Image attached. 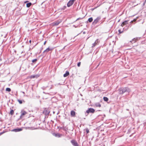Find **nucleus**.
<instances>
[{
    "instance_id": "1",
    "label": "nucleus",
    "mask_w": 146,
    "mask_h": 146,
    "mask_svg": "<svg viewBox=\"0 0 146 146\" xmlns=\"http://www.w3.org/2000/svg\"><path fill=\"white\" fill-rule=\"evenodd\" d=\"M130 92V90L127 88H124L119 90V93L120 94H122L125 92L129 93Z\"/></svg>"
},
{
    "instance_id": "2",
    "label": "nucleus",
    "mask_w": 146,
    "mask_h": 146,
    "mask_svg": "<svg viewBox=\"0 0 146 146\" xmlns=\"http://www.w3.org/2000/svg\"><path fill=\"white\" fill-rule=\"evenodd\" d=\"M21 113V115L20 116L21 118H22L24 115L27 113V112L24 110H22Z\"/></svg>"
},
{
    "instance_id": "3",
    "label": "nucleus",
    "mask_w": 146,
    "mask_h": 146,
    "mask_svg": "<svg viewBox=\"0 0 146 146\" xmlns=\"http://www.w3.org/2000/svg\"><path fill=\"white\" fill-rule=\"evenodd\" d=\"M75 0H70L67 3V6L68 7H70L74 3Z\"/></svg>"
},
{
    "instance_id": "4",
    "label": "nucleus",
    "mask_w": 146,
    "mask_h": 146,
    "mask_svg": "<svg viewBox=\"0 0 146 146\" xmlns=\"http://www.w3.org/2000/svg\"><path fill=\"white\" fill-rule=\"evenodd\" d=\"M101 17H98L96 19H95L93 22V24L95 25L100 20Z\"/></svg>"
},
{
    "instance_id": "5",
    "label": "nucleus",
    "mask_w": 146,
    "mask_h": 146,
    "mask_svg": "<svg viewBox=\"0 0 146 146\" xmlns=\"http://www.w3.org/2000/svg\"><path fill=\"white\" fill-rule=\"evenodd\" d=\"M94 111L95 110L94 109L92 108H90L86 111V112L88 113H94Z\"/></svg>"
},
{
    "instance_id": "6",
    "label": "nucleus",
    "mask_w": 146,
    "mask_h": 146,
    "mask_svg": "<svg viewBox=\"0 0 146 146\" xmlns=\"http://www.w3.org/2000/svg\"><path fill=\"white\" fill-rule=\"evenodd\" d=\"M72 144L74 146H78L77 142L75 141L72 140L71 141Z\"/></svg>"
},
{
    "instance_id": "7",
    "label": "nucleus",
    "mask_w": 146,
    "mask_h": 146,
    "mask_svg": "<svg viewBox=\"0 0 146 146\" xmlns=\"http://www.w3.org/2000/svg\"><path fill=\"white\" fill-rule=\"evenodd\" d=\"M61 22V20H59L56 21L54 22L53 23V25H57Z\"/></svg>"
},
{
    "instance_id": "8",
    "label": "nucleus",
    "mask_w": 146,
    "mask_h": 146,
    "mask_svg": "<svg viewBox=\"0 0 146 146\" xmlns=\"http://www.w3.org/2000/svg\"><path fill=\"white\" fill-rule=\"evenodd\" d=\"M22 129L21 128H18V129H14L12 130V131H15V132H18L20 131H22Z\"/></svg>"
},
{
    "instance_id": "9",
    "label": "nucleus",
    "mask_w": 146,
    "mask_h": 146,
    "mask_svg": "<svg viewBox=\"0 0 146 146\" xmlns=\"http://www.w3.org/2000/svg\"><path fill=\"white\" fill-rule=\"evenodd\" d=\"M139 39L140 38L138 37L134 38L132 40V41H131V42H135L139 40Z\"/></svg>"
},
{
    "instance_id": "10",
    "label": "nucleus",
    "mask_w": 146,
    "mask_h": 146,
    "mask_svg": "<svg viewBox=\"0 0 146 146\" xmlns=\"http://www.w3.org/2000/svg\"><path fill=\"white\" fill-rule=\"evenodd\" d=\"M128 21H125L122 23L121 24V26L122 27H123L125 25H126Z\"/></svg>"
},
{
    "instance_id": "11",
    "label": "nucleus",
    "mask_w": 146,
    "mask_h": 146,
    "mask_svg": "<svg viewBox=\"0 0 146 146\" xmlns=\"http://www.w3.org/2000/svg\"><path fill=\"white\" fill-rule=\"evenodd\" d=\"M39 76L38 75H34L31 76L30 77V78H37Z\"/></svg>"
},
{
    "instance_id": "12",
    "label": "nucleus",
    "mask_w": 146,
    "mask_h": 146,
    "mask_svg": "<svg viewBox=\"0 0 146 146\" xmlns=\"http://www.w3.org/2000/svg\"><path fill=\"white\" fill-rule=\"evenodd\" d=\"M98 42V40H97L95 41V42L94 43L92 44V47H94L97 44Z\"/></svg>"
},
{
    "instance_id": "13",
    "label": "nucleus",
    "mask_w": 146,
    "mask_h": 146,
    "mask_svg": "<svg viewBox=\"0 0 146 146\" xmlns=\"http://www.w3.org/2000/svg\"><path fill=\"white\" fill-rule=\"evenodd\" d=\"M75 112L74 111H72L71 112V115L72 117H74L75 115Z\"/></svg>"
},
{
    "instance_id": "14",
    "label": "nucleus",
    "mask_w": 146,
    "mask_h": 146,
    "mask_svg": "<svg viewBox=\"0 0 146 146\" xmlns=\"http://www.w3.org/2000/svg\"><path fill=\"white\" fill-rule=\"evenodd\" d=\"M69 75V72L68 71H66L65 74L64 75V77H66Z\"/></svg>"
},
{
    "instance_id": "15",
    "label": "nucleus",
    "mask_w": 146,
    "mask_h": 146,
    "mask_svg": "<svg viewBox=\"0 0 146 146\" xmlns=\"http://www.w3.org/2000/svg\"><path fill=\"white\" fill-rule=\"evenodd\" d=\"M32 5V3H29L27 4V7H29Z\"/></svg>"
},
{
    "instance_id": "16",
    "label": "nucleus",
    "mask_w": 146,
    "mask_h": 146,
    "mask_svg": "<svg viewBox=\"0 0 146 146\" xmlns=\"http://www.w3.org/2000/svg\"><path fill=\"white\" fill-rule=\"evenodd\" d=\"M104 101L106 102H107L108 100V99L106 97H104Z\"/></svg>"
},
{
    "instance_id": "17",
    "label": "nucleus",
    "mask_w": 146,
    "mask_h": 146,
    "mask_svg": "<svg viewBox=\"0 0 146 146\" xmlns=\"http://www.w3.org/2000/svg\"><path fill=\"white\" fill-rule=\"evenodd\" d=\"M92 21L93 18L92 17H90L88 19V21L90 23Z\"/></svg>"
},
{
    "instance_id": "18",
    "label": "nucleus",
    "mask_w": 146,
    "mask_h": 146,
    "mask_svg": "<svg viewBox=\"0 0 146 146\" xmlns=\"http://www.w3.org/2000/svg\"><path fill=\"white\" fill-rule=\"evenodd\" d=\"M95 105L96 107H100L101 106L100 104L99 103H96L95 104Z\"/></svg>"
},
{
    "instance_id": "19",
    "label": "nucleus",
    "mask_w": 146,
    "mask_h": 146,
    "mask_svg": "<svg viewBox=\"0 0 146 146\" xmlns=\"http://www.w3.org/2000/svg\"><path fill=\"white\" fill-rule=\"evenodd\" d=\"M61 135L59 133H57L55 134V136L57 137H60Z\"/></svg>"
},
{
    "instance_id": "20",
    "label": "nucleus",
    "mask_w": 146,
    "mask_h": 146,
    "mask_svg": "<svg viewBox=\"0 0 146 146\" xmlns=\"http://www.w3.org/2000/svg\"><path fill=\"white\" fill-rule=\"evenodd\" d=\"M14 111L13 110H11V111L10 112V113L11 115H13L14 114Z\"/></svg>"
},
{
    "instance_id": "21",
    "label": "nucleus",
    "mask_w": 146,
    "mask_h": 146,
    "mask_svg": "<svg viewBox=\"0 0 146 146\" xmlns=\"http://www.w3.org/2000/svg\"><path fill=\"white\" fill-rule=\"evenodd\" d=\"M50 50V48H48L45 50L44 51V52H48L49 50Z\"/></svg>"
},
{
    "instance_id": "22",
    "label": "nucleus",
    "mask_w": 146,
    "mask_h": 146,
    "mask_svg": "<svg viewBox=\"0 0 146 146\" xmlns=\"http://www.w3.org/2000/svg\"><path fill=\"white\" fill-rule=\"evenodd\" d=\"M11 90L9 88H7L6 89V91L8 92H10Z\"/></svg>"
},
{
    "instance_id": "23",
    "label": "nucleus",
    "mask_w": 146,
    "mask_h": 146,
    "mask_svg": "<svg viewBox=\"0 0 146 146\" xmlns=\"http://www.w3.org/2000/svg\"><path fill=\"white\" fill-rule=\"evenodd\" d=\"M19 102V103L20 104H22V101L21 100H17Z\"/></svg>"
},
{
    "instance_id": "24",
    "label": "nucleus",
    "mask_w": 146,
    "mask_h": 146,
    "mask_svg": "<svg viewBox=\"0 0 146 146\" xmlns=\"http://www.w3.org/2000/svg\"><path fill=\"white\" fill-rule=\"evenodd\" d=\"M86 131L87 133H88L89 132V130L88 128L86 129Z\"/></svg>"
},
{
    "instance_id": "25",
    "label": "nucleus",
    "mask_w": 146,
    "mask_h": 146,
    "mask_svg": "<svg viewBox=\"0 0 146 146\" xmlns=\"http://www.w3.org/2000/svg\"><path fill=\"white\" fill-rule=\"evenodd\" d=\"M37 60L36 59H34L32 60V62L33 63L35 62Z\"/></svg>"
},
{
    "instance_id": "26",
    "label": "nucleus",
    "mask_w": 146,
    "mask_h": 146,
    "mask_svg": "<svg viewBox=\"0 0 146 146\" xmlns=\"http://www.w3.org/2000/svg\"><path fill=\"white\" fill-rule=\"evenodd\" d=\"M136 19H133V21H131V23H133V22H135L136 21Z\"/></svg>"
},
{
    "instance_id": "27",
    "label": "nucleus",
    "mask_w": 146,
    "mask_h": 146,
    "mask_svg": "<svg viewBox=\"0 0 146 146\" xmlns=\"http://www.w3.org/2000/svg\"><path fill=\"white\" fill-rule=\"evenodd\" d=\"M80 64H81V63L80 62H79L78 63V64H77V66H78V67H79L80 66Z\"/></svg>"
},
{
    "instance_id": "28",
    "label": "nucleus",
    "mask_w": 146,
    "mask_h": 146,
    "mask_svg": "<svg viewBox=\"0 0 146 146\" xmlns=\"http://www.w3.org/2000/svg\"><path fill=\"white\" fill-rule=\"evenodd\" d=\"M120 31H121V30H119V31H119V32L120 33H121V32H120Z\"/></svg>"
},
{
    "instance_id": "29",
    "label": "nucleus",
    "mask_w": 146,
    "mask_h": 146,
    "mask_svg": "<svg viewBox=\"0 0 146 146\" xmlns=\"http://www.w3.org/2000/svg\"><path fill=\"white\" fill-rule=\"evenodd\" d=\"M22 92V93H23L24 94H25V92Z\"/></svg>"
},
{
    "instance_id": "30",
    "label": "nucleus",
    "mask_w": 146,
    "mask_h": 146,
    "mask_svg": "<svg viewBox=\"0 0 146 146\" xmlns=\"http://www.w3.org/2000/svg\"><path fill=\"white\" fill-rule=\"evenodd\" d=\"M29 42L30 43H31V40H29Z\"/></svg>"
},
{
    "instance_id": "31",
    "label": "nucleus",
    "mask_w": 146,
    "mask_h": 146,
    "mask_svg": "<svg viewBox=\"0 0 146 146\" xmlns=\"http://www.w3.org/2000/svg\"><path fill=\"white\" fill-rule=\"evenodd\" d=\"M46 41H45L44 43V44H46Z\"/></svg>"
},
{
    "instance_id": "32",
    "label": "nucleus",
    "mask_w": 146,
    "mask_h": 146,
    "mask_svg": "<svg viewBox=\"0 0 146 146\" xmlns=\"http://www.w3.org/2000/svg\"><path fill=\"white\" fill-rule=\"evenodd\" d=\"M28 2V1H25V3H26V2Z\"/></svg>"
}]
</instances>
